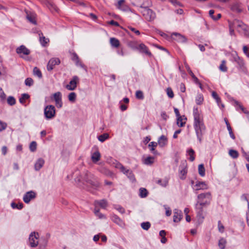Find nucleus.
Segmentation results:
<instances>
[{
  "label": "nucleus",
  "instance_id": "62",
  "mask_svg": "<svg viewBox=\"0 0 249 249\" xmlns=\"http://www.w3.org/2000/svg\"><path fill=\"white\" fill-rule=\"evenodd\" d=\"M227 129L229 132L231 137L233 140L235 139V136L232 131L231 127L230 125H228Z\"/></svg>",
  "mask_w": 249,
  "mask_h": 249
},
{
  "label": "nucleus",
  "instance_id": "35",
  "mask_svg": "<svg viewBox=\"0 0 249 249\" xmlns=\"http://www.w3.org/2000/svg\"><path fill=\"white\" fill-rule=\"evenodd\" d=\"M160 121L162 122V124H164L165 122L169 118V116L166 114L165 112L162 111L160 113Z\"/></svg>",
  "mask_w": 249,
  "mask_h": 249
},
{
  "label": "nucleus",
  "instance_id": "7",
  "mask_svg": "<svg viewBox=\"0 0 249 249\" xmlns=\"http://www.w3.org/2000/svg\"><path fill=\"white\" fill-rule=\"evenodd\" d=\"M79 78L77 76H74L72 79L70 81L69 84L66 86V88L69 90L75 89L77 87V84L78 82Z\"/></svg>",
  "mask_w": 249,
  "mask_h": 249
},
{
  "label": "nucleus",
  "instance_id": "52",
  "mask_svg": "<svg viewBox=\"0 0 249 249\" xmlns=\"http://www.w3.org/2000/svg\"><path fill=\"white\" fill-rule=\"evenodd\" d=\"M29 98V95L28 94L24 93L22 94L21 97L19 99L20 103L23 104L25 101Z\"/></svg>",
  "mask_w": 249,
  "mask_h": 249
},
{
  "label": "nucleus",
  "instance_id": "39",
  "mask_svg": "<svg viewBox=\"0 0 249 249\" xmlns=\"http://www.w3.org/2000/svg\"><path fill=\"white\" fill-rule=\"evenodd\" d=\"M212 97L216 100L218 106L221 104V99L217 95V93L215 91H213L212 93Z\"/></svg>",
  "mask_w": 249,
  "mask_h": 249
},
{
  "label": "nucleus",
  "instance_id": "36",
  "mask_svg": "<svg viewBox=\"0 0 249 249\" xmlns=\"http://www.w3.org/2000/svg\"><path fill=\"white\" fill-rule=\"evenodd\" d=\"M203 96L201 94H198L196 98V102L197 105H201L203 102Z\"/></svg>",
  "mask_w": 249,
  "mask_h": 249
},
{
  "label": "nucleus",
  "instance_id": "51",
  "mask_svg": "<svg viewBox=\"0 0 249 249\" xmlns=\"http://www.w3.org/2000/svg\"><path fill=\"white\" fill-rule=\"evenodd\" d=\"M142 228L144 230H148L150 227V223L149 222H143L141 224Z\"/></svg>",
  "mask_w": 249,
  "mask_h": 249
},
{
  "label": "nucleus",
  "instance_id": "54",
  "mask_svg": "<svg viewBox=\"0 0 249 249\" xmlns=\"http://www.w3.org/2000/svg\"><path fill=\"white\" fill-rule=\"evenodd\" d=\"M37 144L36 142H32L30 145V149L32 152H34L36 149Z\"/></svg>",
  "mask_w": 249,
  "mask_h": 249
},
{
  "label": "nucleus",
  "instance_id": "37",
  "mask_svg": "<svg viewBox=\"0 0 249 249\" xmlns=\"http://www.w3.org/2000/svg\"><path fill=\"white\" fill-rule=\"evenodd\" d=\"M231 9L232 11L237 13H239L241 11V8L239 7V5L237 3H234L231 5Z\"/></svg>",
  "mask_w": 249,
  "mask_h": 249
},
{
  "label": "nucleus",
  "instance_id": "61",
  "mask_svg": "<svg viewBox=\"0 0 249 249\" xmlns=\"http://www.w3.org/2000/svg\"><path fill=\"white\" fill-rule=\"evenodd\" d=\"M170 3L175 6H180V3L178 0H168Z\"/></svg>",
  "mask_w": 249,
  "mask_h": 249
},
{
  "label": "nucleus",
  "instance_id": "50",
  "mask_svg": "<svg viewBox=\"0 0 249 249\" xmlns=\"http://www.w3.org/2000/svg\"><path fill=\"white\" fill-rule=\"evenodd\" d=\"M7 103L10 106H13L16 103L15 99L12 96H9L7 98Z\"/></svg>",
  "mask_w": 249,
  "mask_h": 249
},
{
  "label": "nucleus",
  "instance_id": "40",
  "mask_svg": "<svg viewBox=\"0 0 249 249\" xmlns=\"http://www.w3.org/2000/svg\"><path fill=\"white\" fill-rule=\"evenodd\" d=\"M154 158L151 157H148L145 159L144 163L146 165L151 164L154 162Z\"/></svg>",
  "mask_w": 249,
  "mask_h": 249
},
{
  "label": "nucleus",
  "instance_id": "25",
  "mask_svg": "<svg viewBox=\"0 0 249 249\" xmlns=\"http://www.w3.org/2000/svg\"><path fill=\"white\" fill-rule=\"evenodd\" d=\"M138 49L141 52L145 53L146 54L148 55H151V53L149 52L147 47L144 44H140L138 47Z\"/></svg>",
  "mask_w": 249,
  "mask_h": 249
},
{
  "label": "nucleus",
  "instance_id": "47",
  "mask_svg": "<svg viewBox=\"0 0 249 249\" xmlns=\"http://www.w3.org/2000/svg\"><path fill=\"white\" fill-rule=\"evenodd\" d=\"M136 97L138 99L142 100L144 98L143 92L141 90L136 91Z\"/></svg>",
  "mask_w": 249,
  "mask_h": 249
},
{
  "label": "nucleus",
  "instance_id": "60",
  "mask_svg": "<svg viewBox=\"0 0 249 249\" xmlns=\"http://www.w3.org/2000/svg\"><path fill=\"white\" fill-rule=\"evenodd\" d=\"M47 244V241L45 239L42 240V243H40L39 244V248L40 249H44Z\"/></svg>",
  "mask_w": 249,
  "mask_h": 249
},
{
  "label": "nucleus",
  "instance_id": "10",
  "mask_svg": "<svg viewBox=\"0 0 249 249\" xmlns=\"http://www.w3.org/2000/svg\"><path fill=\"white\" fill-rule=\"evenodd\" d=\"M16 52L21 57H23V55H27L30 54V51L25 46L21 45L16 49Z\"/></svg>",
  "mask_w": 249,
  "mask_h": 249
},
{
  "label": "nucleus",
  "instance_id": "27",
  "mask_svg": "<svg viewBox=\"0 0 249 249\" xmlns=\"http://www.w3.org/2000/svg\"><path fill=\"white\" fill-rule=\"evenodd\" d=\"M122 172L124 174L126 175L128 178H129L131 180H135L134 175L131 171H130L124 167V171H122Z\"/></svg>",
  "mask_w": 249,
  "mask_h": 249
},
{
  "label": "nucleus",
  "instance_id": "19",
  "mask_svg": "<svg viewBox=\"0 0 249 249\" xmlns=\"http://www.w3.org/2000/svg\"><path fill=\"white\" fill-rule=\"evenodd\" d=\"M26 18L32 23L36 24V15L34 13L26 12Z\"/></svg>",
  "mask_w": 249,
  "mask_h": 249
},
{
  "label": "nucleus",
  "instance_id": "46",
  "mask_svg": "<svg viewBox=\"0 0 249 249\" xmlns=\"http://www.w3.org/2000/svg\"><path fill=\"white\" fill-rule=\"evenodd\" d=\"M185 124V121H183V119L182 118L181 116L178 117L177 120V124L178 126L180 127H182L184 124Z\"/></svg>",
  "mask_w": 249,
  "mask_h": 249
},
{
  "label": "nucleus",
  "instance_id": "34",
  "mask_svg": "<svg viewBox=\"0 0 249 249\" xmlns=\"http://www.w3.org/2000/svg\"><path fill=\"white\" fill-rule=\"evenodd\" d=\"M148 194V192L147 190L143 188H141L139 190V195L142 197H145L147 196Z\"/></svg>",
  "mask_w": 249,
  "mask_h": 249
},
{
  "label": "nucleus",
  "instance_id": "55",
  "mask_svg": "<svg viewBox=\"0 0 249 249\" xmlns=\"http://www.w3.org/2000/svg\"><path fill=\"white\" fill-rule=\"evenodd\" d=\"M194 153H195V152L192 149H190V150H189L188 154L190 156L189 159L191 161H194L195 160V157L194 156Z\"/></svg>",
  "mask_w": 249,
  "mask_h": 249
},
{
  "label": "nucleus",
  "instance_id": "64",
  "mask_svg": "<svg viewBox=\"0 0 249 249\" xmlns=\"http://www.w3.org/2000/svg\"><path fill=\"white\" fill-rule=\"evenodd\" d=\"M218 230L220 232H223L224 231V227L220 221H219L218 223Z\"/></svg>",
  "mask_w": 249,
  "mask_h": 249
},
{
  "label": "nucleus",
  "instance_id": "9",
  "mask_svg": "<svg viewBox=\"0 0 249 249\" xmlns=\"http://www.w3.org/2000/svg\"><path fill=\"white\" fill-rule=\"evenodd\" d=\"M60 63V60L58 58H52L48 62L47 69L48 71H52L55 65H59Z\"/></svg>",
  "mask_w": 249,
  "mask_h": 249
},
{
  "label": "nucleus",
  "instance_id": "59",
  "mask_svg": "<svg viewBox=\"0 0 249 249\" xmlns=\"http://www.w3.org/2000/svg\"><path fill=\"white\" fill-rule=\"evenodd\" d=\"M235 103L244 113L247 114H249V111L246 108H245L241 105H240L239 103L236 101L235 102Z\"/></svg>",
  "mask_w": 249,
  "mask_h": 249
},
{
  "label": "nucleus",
  "instance_id": "8",
  "mask_svg": "<svg viewBox=\"0 0 249 249\" xmlns=\"http://www.w3.org/2000/svg\"><path fill=\"white\" fill-rule=\"evenodd\" d=\"M86 176L87 177V178H85L86 181L95 187L99 186V183L96 180L95 177L92 174L87 173Z\"/></svg>",
  "mask_w": 249,
  "mask_h": 249
},
{
  "label": "nucleus",
  "instance_id": "14",
  "mask_svg": "<svg viewBox=\"0 0 249 249\" xmlns=\"http://www.w3.org/2000/svg\"><path fill=\"white\" fill-rule=\"evenodd\" d=\"M182 218L181 211L178 209H175L174 210L173 221L174 222H179Z\"/></svg>",
  "mask_w": 249,
  "mask_h": 249
},
{
  "label": "nucleus",
  "instance_id": "20",
  "mask_svg": "<svg viewBox=\"0 0 249 249\" xmlns=\"http://www.w3.org/2000/svg\"><path fill=\"white\" fill-rule=\"evenodd\" d=\"M234 61L239 65L240 68H242L244 65V63L242 58H241L237 54H235L233 56Z\"/></svg>",
  "mask_w": 249,
  "mask_h": 249
},
{
  "label": "nucleus",
  "instance_id": "43",
  "mask_svg": "<svg viewBox=\"0 0 249 249\" xmlns=\"http://www.w3.org/2000/svg\"><path fill=\"white\" fill-rule=\"evenodd\" d=\"M76 95L75 92H71L68 95V99L70 101L74 102L76 100Z\"/></svg>",
  "mask_w": 249,
  "mask_h": 249
},
{
  "label": "nucleus",
  "instance_id": "49",
  "mask_svg": "<svg viewBox=\"0 0 249 249\" xmlns=\"http://www.w3.org/2000/svg\"><path fill=\"white\" fill-rule=\"evenodd\" d=\"M95 214L100 219H103L105 217V215L99 212V209L98 208H95L94 210Z\"/></svg>",
  "mask_w": 249,
  "mask_h": 249
},
{
  "label": "nucleus",
  "instance_id": "63",
  "mask_svg": "<svg viewBox=\"0 0 249 249\" xmlns=\"http://www.w3.org/2000/svg\"><path fill=\"white\" fill-rule=\"evenodd\" d=\"M164 208L166 210V215L167 216L171 215L172 212L170 208L166 206H164Z\"/></svg>",
  "mask_w": 249,
  "mask_h": 249
},
{
  "label": "nucleus",
  "instance_id": "11",
  "mask_svg": "<svg viewBox=\"0 0 249 249\" xmlns=\"http://www.w3.org/2000/svg\"><path fill=\"white\" fill-rule=\"evenodd\" d=\"M171 37L172 39L178 42L183 43L186 41V37L179 33H173L171 34Z\"/></svg>",
  "mask_w": 249,
  "mask_h": 249
},
{
  "label": "nucleus",
  "instance_id": "53",
  "mask_svg": "<svg viewBox=\"0 0 249 249\" xmlns=\"http://www.w3.org/2000/svg\"><path fill=\"white\" fill-rule=\"evenodd\" d=\"M243 51L244 53L248 57H249V46L247 45H244L243 47Z\"/></svg>",
  "mask_w": 249,
  "mask_h": 249
},
{
  "label": "nucleus",
  "instance_id": "3",
  "mask_svg": "<svg viewBox=\"0 0 249 249\" xmlns=\"http://www.w3.org/2000/svg\"><path fill=\"white\" fill-rule=\"evenodd\" d=\"M234 23L237 27V31L244 35L246 37H249V27L241 21L234 20Z\"/></svg>",
  "mask_w": 249,
  "mask_h": 249
},
{
  "label": "nucleus",
  "instance_id": "21",
  "mask_svg": "<svg viewBox=\"0 0 249 249\" xmlns=\"http://www.w3.org/2000/svg\"><path fill=\"white\" fill-rule=\"evenodd\" d=\"M44 164V160L41 158L39 159L35 164V170L36 171L39 170L43 166Z\"/></svg>",
  "mask_w": 249,
  "mask_h": 249
},
{
  "label": "nucleus",
  "instance_id": "41",
  "mask_svg": "<svg viewBox=\"0 0 249 249\" xmlns=\"http://www.w3.org/2000/svg\"><path fill=\"white\" fill-rule=\"evenodd\" d=\"M33 73L35 75L37 76L39 78L42 77L41 72L37 67H35L34 68Z\"/></svg>",
  "mask_w": 249,
  "mask_h": 249
},
{
  "label": "nucleus",
  "instance_id": "29",
  "mask_svg": "<svg viewBox=\"0 0 249 249\" xmlns=\"http://www.w3.org/2000/svg\"><path fill=\"white\" fill-rule=\"evenodd\" d=\"M229 155L233 159H237L239 157V153L237 151L233 149H230L229 151Z\"/></svg>",
  "mask_w": 249,
  "mask_h": 249
},
{
  "label": "nucleus",
  "instance_id": "23",
  "mask_svg": "<svg viewBox=\"0 0 249 249\" xmlns=\"http://www.w3.org/2000/svg\"><path fill=\"white\" fill-rule=\"evenodd\" d=\"M101 155L99 151L94 152L91 156V160L94 163L97 162L100 160Z\"/></svg>",
  "mask_w": 249,
  "mask_h": 249
},
{
  "label": "nucleus",
  "instance_id": "45",
  "mask_svg": "<svg viewBox=\"0 0 249 249\" xmlns=\"http://www.w3.org/2000/svg\"><path fill=\"white\" fill-rule=\"evenodd\" d=\"M187 71H188L189 73L190 74V75L191 76V77L193 79L194 82L196 83H198V78L194 75V74L193 73L192 71L189 68H188Z\"/></svg>",
  "mask_w": 249,
  "mask_h": 249
},
{
  "label": "nucleus",
  "instance_id": "42",
  "mask_svg": "<svg viewBox=\"0 0 249 249\" xmlns=\"http://www.w3.org/2000/svg\"><path fill=\"white\" fill-rule=\"evenodd\" d=\"M109 138V135L107 133H104L102 135L99 136L98 140L101 142H104L106 140Z\"/></svg>",
  "mask_w": 249,
  "mask_h": 249
},
{
  "label": "nucleus",
  "instance_id": "4",
  "mask_svg": "<svg viewBox=\"0 0 249 249\" xmlns=\"http://www.w3.org/2000/svg\"><path fill=\"white\" fill-rule=\"evenodd\" d=\"M29 242L31 247H36L38 245L39 234L37 232H32L29 237Z\"/></svg>",
  "mask_w": 249,
  "mask_h": 249
},
{
  "label": "nucleus",
  "instance_id": "33",
  "mask_svg": "<svg viewBox=\"0 0 249 249\" xmlns=\"http://www.w3.org/2000/svg\"><path fill=\"white\" fill-rule=\"evenodd\" d=\"M198 173L201 177H204L205 175V169L203 164L198 165Z\"/></svg>",
  "mask_w": 249,
  "mask_h": 249
},
{
  "label": "nucleus",
  "instance_id": "30",
  "mask_svg": "<svg viewBox=\"0 0 249 249\" xmlns=\"http://www.w3.org/2000/svg\"><path fill=\"white\" fill-rule=\"evenodd\" d=\"M166 234V232L164 230L160 231L159 233L160 236L161 237L160 242L163 244L165 243L167 241V239L165 237Z\"/></svg>",
  "mask_w": 249,
  "mask_h": 249
},
{
  "label": "nucleus",
  "instance_id": "15",
  "mask_svg": "<svg viewBox=\"0 0 249 249\" xmlns=\"http://www.w3.org/2000/svg\"><path fill=\"white\" fill-rule=\"evenodd\" d=\"M143 15L147 20L151 21L154 18V14L150 9H145L143 11Z\"/></svg>",
  "mask_w": 249,
  "mask_h": 249
},
{
  "label": "nucleus",
  "instance_id": "16",
  "mask_svg": "<svg viewBox=\"0 0 249 249\" xmlns=\"http://www.w3.org/2000/svg\"><path fill=\"white\" fill-rule=\"evenodd\" d=\"M167 138L164 135H161L158 139V144L159 147L161 148L164 147L167 144Z\"/></svg>",
  "mask_w": 249,
  "mask_h": 249
},
{
  "label": "nucleus",
  "instance_id": "24",
  "mask_svg": "<svg viewBox=\"0 0 249 249\" xmlns=\"http://www.w3.org/2000/svg\"><path fill=\"white\" fill-rule=\"evenodd\" d=\"M38 35L39 36V40L40 43L42 46H45L49 41V39L46 38L45 36H44L43 34L41 32L39 33Z\"/></svg>",
  "mask_w": 249,
  "mask_h": 249
},
{
  "label": "nucleus",
  "instance_id": "31",
  "mask_svg": "<svg viewBox=\"0 0 249 249\" xmlns=\"http://www.w3.org/2000/svg\"><path fill=\"white\" fill-rule=\"evenodd\" d=\"M157 182L161 187H166L168 184V180L167 178H164L159 179Z\"/></svg>",
  "mask_w": 249,
  "mask_h": 249
},
{
  "label": "nucleus",
  "instance_id": "26",
  "mask_svg": "<svg viewBox=\"0 0 249 249\" xmlns=\"http://www.w3.org/2000/svg\"><path fill=\"white\" fill-rule=\"evenodd\" d=\"M110 43L112 47L115 48H117L120 46V42L119 40L115 38H110Z\"/></svg>",
  "mask_w": 249,
  "mask_h": 249
},
{
  "label": "nucleus",
  "instance_id": "2",
  "mask_svg": "<svg viewBox=\"0 0 249 249\" xmlns=\"http://www.w3.org/2000/svg\"><path fill=\"white\" fill-rule=\"evenodd\" d=\"M198 201L196 205V209L202 211V207L210 204L212 195L210 192L202 193L197 196Z\"/></svg>",
  "mask_w": 249,
  "mask_h": 249
},
{
  "label": "nucleus",
  "instance_id": "18",
  "mask_svg": "<svg viewBox=\"0 0 249 249\" xmlns=\"http://www.w3.org/2000/svg\"><path fill=\"white\" fill-rule=\"evenodd\" d=\"M112 220L114 223L118 225L120 227L122 228H124L125 227L124 222L118 216L116 215H113L112 217Z\"/></svg>",
  "mask_w": 249,
  "mask_h": 249
},
{
  "label": "nucleus",
  "instance_id": "12",
  "mask_svg": "<svg viewBox=\"0 0 249 249\" xmlns=\"http://www.w3.org/2000/svg\"><path fill=\"white\" fill-rule=\"evenodd\" d=\"M36 196V193L31 191L27 192L24 196L23 199L25 203H28L31 200L34 199Z\"/></svg>",
  "mask_w": 249,
  "mask_h": 249
},
{
  "label": "nucleus",
  "instance_id": "6",
  "mask_svg": "<svg viewBox=\"0 0 249 249\" xmlns=\"http://www.w3.org/2000/svg\"><path fill=\"white\" fill-rule=\"evenodd\" d=\"M55 101V104L57 107L61 108L62 107V94L59 91L53 93L51 97Z\"/></svg>",
  "mask_w": 249,
  "mask_h": 249
},
{
  "label": "nucleus",
  "instance_id": "28",
  "mask_svg": "<svg viewBox=\"0 0 249 249\" xmlns=\"http://www.w3.org/2000/svg\"><path fill=\"white\" fill-rule=\"evenodd\" d=\"M227 244L226 240L224 238H221L219 240L218 246L220 249H225Z\"/></svg>",
  "mask_w": 249,
  "mask_h": 249
},
{
  "label": "nucleus",
  "instance_id": "13",
  "mask_svg": "<svg viewBox=\"0 0 249 249\" xmlns=\"http://www.w3.org/2000/svg\"><path fill=\"white\" fill-rule=\"evenodd\" d=\"M193 188L196 191L200 190H206L208 189V184L204 181H197L194 186Z\"/></svg>",
  "mask_w": 249,
  "mask_h": 249
},
{
  "label": "nucleus",
  "instance_id": "56",
  "mask_svg": "<svg viewBox=\"0 0 249 249\" xmlns=\"http://www.w3.org/2000/svg\"><path fill=\"white\" fill-rule=\"evenodd\" d=\"M34 81L31 78H27L25 81V84L27 86H31L33 84Z\"/></svg>",
  "mask_w": 249,
  "mask_h": 249
},
{
  "label": "nucleus",
  "instance_id": "58",
  "mask_svg": "<svg viewBox=\"0 0 249 249\" xmlns=\"http://www.w3.org/2000/svg\"><path fill=\"white\" fill-rule=\"evenodd\" d=\"M167 94L168 97L170 98H172L174 97V94L172 89L170 88H168L166 90Z\"/></svg>",
  "mask_w": 249,
  "mask_h": 249
},
{
  "label": "nucleus",
  "instance_id": "17",
  "mask_svg": "<svg viewBox=\"0 0 249 249\" xmlns=\"http://www.w3.org/2000/svg\"><path fill=\"white\" fill-rule=\"evenodd\" d=\"M94 205L95 208H98V207H100L103 209H106L107 206V202L106 200L102 199L99 201H95Z\"/></svg>",
  "mask_w": 249,
  "mask_h": 249
},
{
  "label": "nucleus",
  "instance_id": "48",
  "mask_svg": "<svg viewBox=\"0 0 249 249\" xmlns=\"http://www.w3.org/2000/svg\"><path fill=\"white\" fill-rule=\"evenodd\" d=\"M72 60L74 61H75L76 65H78L79 63V65L82 67H84V65H83L81 63L79 62V58L78 56L76 54L74 53L72 57Z\"/></svg>",
  "mask_w": 249,
  "mask_h": 249
},
{
  "label": "nucleus",
  "instance_id": "22",
  "mask_svg": "<svg viewBox=\"0 0 249 249\" xmlns=\"http://www.w3.org/2000/svg\"><path fill=\"white\" fill-rule=\"evenodd\" d=\"M229 23V33L231 36H234V27L235 26V24L234 23V20L233 21H228Z\"/></svg>",
  "mask_w": 249,
  "mask_h": 249
},
{
  "label": "nucleus",
  "instance_id": "57",
  "mask_svg": "<svg viewBox=\"0 0 249 249\" xmlns=\"http://www.w3.org/2000/svg\"><path fill=\"white\" fill-rule=\"evenodd\" d=\"M241 199L243 201H246L248 202V205L249 203V195L248 194H243L241 196Z\"/></svg>",
  "mask_w": 249,
  "mask_h": 249
},
{
  "label": "nucleus",
  "instance_id": "38",
  "mask_svg": "<svg viewBox=\"0 0 249 249\" xmlns=\"http://www.w3.org/2000/svg\"><path fill=\"white\" fill-rule=\"evenodd\" d=\"M226 62L225 60H222L220 65L219 66V69L223 72L227 71V67L226 65Z\"/></svg>",
  "mask_w": 249,
  "mask_h": 249
},
{
  "label": "nucleus",
  "instance_id": "32",
  "mask_svg": "<svg viewBox=\"0 0 249 249\" xmlns=\"http://www.w3.org/2000/svg\"><path fill=\"white\" fill-rule=\"evenodd\" d=\"M112 165L116 168L119 169L121 172L124 171V167L117 161L113 162Z\"/></svg>",
  "mask_w": 249,
  "mask_h": 249
},
{
  "label": "nucleus",
  "instance_id": "5",
  "mask_svg": "<svg viewBox=\"0 0 249 249\" xmlns=\"http://www.w3.org/2000/svg\"><path fill=\"white\" fill-rule=\"evenodd\" d=\"M44 114L47 119H52L55 115V109L53 106L49 105L45 107L44 109Z\"/></svg>",
  "mask_w": 249,
  "mask_h": 249
},
{
  "label": "nucleus",
  "instance_id": "1",
  "mask_svg": "<svg viewBox=\"0 0 249 249\" xmlns=\"http://www.w3.org/2000/svg\"><path fill=\"white\" fill-rule=\"evenodd\" d=\"M193 114L195 130L199 142H201L206 127L203 122L202 117L199 114L197 108L194 107Z\"/></svg>",
  "mask_w": 249,
  "mask_h": 249
},
{
  "label": "nucleus",
  "instance_id": "44",
  "mask_svg": "<svg viewBox=\"0 0 249 249\" xmlns=\"http://www.w3.org/2000/svg\"><path fill=\"white\" fill-rule=\"evenodd\" d=\"M11 207L13 209H21L23 207V204L22 203H19L18 204H16L15 203H11Z\"/></svg>",
  "mask_w": 249,
  "mask_h": 249
}]
</instances>
